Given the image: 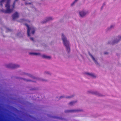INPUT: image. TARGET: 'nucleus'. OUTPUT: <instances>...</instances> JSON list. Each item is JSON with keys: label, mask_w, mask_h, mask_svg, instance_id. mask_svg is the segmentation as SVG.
Listing matches in <instances>:
<instances>
[{"label": "nucleus", "mask_w": 121, "mask_h": 121, "mask_svg": "<svg viewBox=\"0 0 121 121\" xmlns=\"http://www.w3.org/2000/svg\"><path fill=\"white\" fill-rule=\"evenodd\" d=\"M86 74L88 75H89V76L93 78H95V76L92 73H86Z\"/></svg>", "instance_id": "nucleus-10"}, {"label": "nucleus", "mask_w": 121, "mask_h": 121, "mask_svg": "<svg viewBox=\"0 0 121 121\" xmlns=\"http://www.w3.org/2000/svg\"><path fill=\"white\" fill-rule=\"evenodd\" d=\"M24 74H26L27 75L29 76L30 77H31L32 78H34L33 77V76L31 74H29L28 73H25Z\"/></svg>", "instance_id": "nucleus-16"}, {"label": "nucleus", "mask_w": 121, "mask_h": 121, "mask_svg": "<svg viewBox=\"0 0 121 121\" xmlns=\"http://www.w3.org/2000/svg\"><path fill=\"white\" fill-rule=\"evenodd\" d=\"M76 102V101L71 102H70L69 104V105H73Z\"/></svg>", "instance_id": "nucleus-14"}, {"label": "nucleus", "mask_w": 121, "mask_h": 121, "mask_svg": "<svg viewBox=\"0 0 121 121\" xmlns=\"http://www.w3.org/2000/svg\"><path fill=\"white\" fill-rule=\"evenodd\" d=\"M6 67H7L8 68L14 69L18 67H19V66L18 65H16L15 64H10L6 65Z\"/></svg>", "instance_id": "nucleus-4"}, {"label": "nucleus", "mask_w": 121, "mask_h": 121, "mask_svg": "<svg viewBox=\"0 0 121 121\" xmlns=\"http://www.w3.org/2000/svg\"><path fill=\"white\" fill-rule=\"evenodd\" d=\"M103 7V6H102V7Z\"/></svg>", "instance_id": "nucleus-26"}, {"label": "nucleus", "mask_w": 121, "mask_h": 121, "mask_svg": "<svg viewBox=\"0 0 121 121\" xmlns=\"http://www.w3.org/2000/svg\"><path fill=\"white\" fill-rule=\"evenodd\" d=\"M72 97L73 96H72ZM71 97H72V96H68V97H67V98H70Z\"/></svg>", "instance_id": "nucleus-22"}, {"label": "nucleus", "mask_w": 121, "mask_h": 121, "mask_svg": "<svg viewBox=\"0 0 121 121\" xmlns=\"http://www.w3.org/2000/svg\"><path fill=\"white\" fill-rule=\"evenodd\" d=\"M64 97L63 96H61L60 97V98H61L62 97Z\"/></svg>", "instance_id": "nucleus-24"}, {"label": "nucleus", "mask_w": 121, "mask_h": 121, "mask_svg": "<svg viewBox=\"0 0 121 121\" xmlns=\"http://www.w3.org/2000/svg\"><path fill=\"white\" fill-rule=\"evenodd\" d=\"M22 20H23V19H22Z\"/></svg>", "instance_id": "nucleus-27"}, {"label": "nucleus", "mask_w": 121, "mask_h": 121, "mask_svg": "<svg viewBox=\"0 0 121 121\" xmlns=\"http://www.w3.org/2000/svg\"><path fill=\"white\" fill-rule=\"evenodd\" d=\"M13 19V20H14L15 19L18 18L19 17V15L18 13L17 12H16L15 13L13 14L12 16Z\"/></svg>", "instance_id": "nucleus-5"}, {"label": "nucleus", "mask_w": 121, "mask_h": 121, "mask_svg": "<svg viewBox=\"0 0 121 121\" xmlns=\"http://www.w3.org/2000/svg\"><path fill=\"white\" fill-rule=\"evenodd\" d=\"M113 27V26L111 25V26L110 28H112V27Z\"/></svg>", "instance_id": "nucleus-20"}, {"label": "nucleus", "mask_w": 121, "mask_h": 121, "mask_svg": "<svg viewBox=\"0 0 121 121\" xmlns=\"http://www.w3.org/2000/svg\"><path fill=\"white\" fill-rule=\"evenodd\" d=\"M5 0H2L1 1H0V5L1 6H2V3L4 2Z\"/></svg>", "instance_id": "nucleus-15"}, {"label": "nucleus", "mask_w": 121, "mask_h": 121, "mask_svg": "<svg viewBox=\"0 0 121 121\" xmlns=\"http://www.w3.org/2000/svg\"><path fill=\"white\" fill-rule=\"evenodd\" d=\"M117 39L116 40H114L113 42V43H118L119 41L121 39V37L120 36H118L117 37Z\"/></svg>", "instance_id": "nucleus-7"}, {"label": "nucleus", "mask_w": 121, "mask_h": 121, "mask_svg": "<svg viewBox=\"0 0 121 121\" xmlns=\"http://www.w3.org/2000/svg\"><path fill=\"white\" fill-rule=\"evenodd\" d=\"M91 56V58L94 61L95 63L96 64H98V63H97V61L95 60V58L91 54H89Z\"/></svg>", "instance_id": "nucleus-11"}, {"label": "nucleus", "mask_w": 121, "mask_h": 121, "mask_svg": "<svg viewBox=\"0 0 121 121\" xmlns=\"http://www.w3.org/2000/svg\"><path fill=\"white\" fill-rule=\"evenodd\" d=\"M30 39L32 41H34V39L33 38L30 37Z\"/></svg>", "instance_id": "nucleus-19"}, {"label": "nucleus", "mask_w": 121, "mask_h": 121, "mask_svg": "<svg viewBox=\"0 0 121 121\" xmlns=\"http://www.w3.org/2000/svg\"><path fill=\"white\" fill-rule=\"evenodd\" d=\"M29 4H31V3H29Z\"/></svg>", "instance_id": "nucleus-25"}, {"label": "nucleus", "mask_w": 121, "mask_h": 121, "mask_svg": "<svg viewBox=\"0 0 121 121\" xmlns=\"http://www.w3.org/2000/svg\"><path fill=\"white\" fill-rule=\"evenodd\" d=\"M62 38L63 42V43L66 48V51L69 53L70 51L69 46V41L67 40L66 38L64 36L63 34H62Z\"/></svg>", "instance_id": "nucleus-2"}, {"label": "nucleus", "mask_w": 121, "mask_h": 121, "mask_svg": "<svg viewBox=\"0 0 121 121\" xmlns=\"http://www.w3.org/2000/svg\"><path fill=\"white\" fill-rule=\"evenodd\" d=\"M52 18L51 17H48L46 18V21H43L42 22V23H45L47 22L48 21H50V20H52Z\"/></svg>", "instance_id": "nucleus-8"}, {"label": "nucleus", "mask_w": 121, "mask_h": 121, "mask_svg": "<svg viewBox=\"0 0 121 121\" xmlns=\"http://www.w3.org/2000/svg\"><path fill=\"white\" fill-rule=\"evenodd\" d=\"M81 110H66L65 111V112H76L80 111H81Z\"/></svg>", "instance_id": "nucleus-6"}, {"label": "nucleus", "mask_w": 121, "mask_h": 121, "mask_svg": "<svg viewBox=\"0 0 121 121\" xmlns=\"http://www.w3.org/2000/svg\"><path fill=\"white\" fill-rule=\"evenodd\" d=\"M78 0H75V1L73 2L71 4V6H72Z\"/></svg>", "instance_id": "nucleus-17"}, {"label": "nucleus", "mask_w": 121, "mask_h": 121, "mask_svg": "<svg viewBox=\"0 0 121 121\" xmlns=\"http://www.w3.org/2000/svg\"><path fill=\"white\" fill-rule=\"evenodd\" d=\"M42 57L43 58H44L48 59H50L51 58L50 56H46L44 55H42Z\"/></svg>", "instance_id": "nucleus-12"}, {"label": "nucleus", "mask_w": 121, "mask_h": 121, "mask_svg": "<svg viewBox=\"0 0 121 121\" xmlns=\"http://www.w3.org/2000/svg\"><path fill=\"white\" fill-rule=\"evenodd\" d=\"M10 0H7V4H6L5 6L7 9L5 10H2L1 11L3 12L4 13H10L13 11L15 7L16 2L18 0H15V1L13 4V9H10V5L9 4V3Z\"/></svg>", "instance_id": "nucleus-1"}, {"label": "nucleus", "mask_w": 121, "mask_h": 121, "mask_svg": "<svg viewBox=\"0 0 121 121\" xmlns=\"http://www.w3.org/2000/svg\"><path fill=\"white\" fill-rule=\"evenodd\" d=\"M25 25L27 28V34L28 36L29 37L30 36V34L31 30H32L31 33L34 34L35 30V28L33 27L30 28L29 26L26 24H25Z\"/></svg>", "instance_id": "nucleus-3"}, {"label": "nucleus", "mask_w": 121, "mask_h": 121, "mask_svg": "<svg viewBox=\"0 0 121 121\" xmlns=\"http://www.w3.org/2000/svg\"><path fill=\"white\" fill-rule=\"evenodd\" d=\"M29 54L30 55H39L40 54L39 53H30Z\"/></svg>", "instance_id": "nucleus-13"}, {"label": "nucleus", "mask_w": 121, "mask_h": 121, "mask_svg": "<svg viewBox=\"0 0 121 121\" xmlns=\"http://www.w3.org/2000/svg\"><path fill=\"white\" fill-rule=\"evenodd\" d=\"M108 53L107 52H105L104 53V54H108Z\"/></svg>", "instance_id": "nucleus-23"}, {"label": "nucleus", "mask_w": 121, "mask_h": 121, "mask_svg": "<svg viewBox=\"0 0 121 121\" xmlns=\"http://www.w3.org/2000/svg\"><path fill=\"white\" fill-rule=\"evenodd\" d=\"M26 81H31V80H26Z\"/></svg>", "instance_id": "nucleus-21"}, {"label": "nucleus", "mask_w": 121, "mask_h": 121, "mask_svg": "<svg viewBox=\"0 0 121 121\" xmlns=\"http://www.w3.org/2000/svg\"><path fill=\"white\" fill-rule=\"evenodd\" d=\"M86 14V13L83 12L82 11L79 12V14L81 17H83L85 16Z\"/></svg>", "instance_id": "nucleus-9"}, {"label": "nucleus", "mask_w": 121, "mask_h": 121, "mask_svg": "<svg viewBox=\"0 0 121 121\" xmlns=\"http://www.w3.org/2000/svg\"><path fill=\"white\" fill-rule=\"evenodd\" d=\"M94 94H96V95H98L99 96H100L98 94V93H97L96 92H95L94 93Z\"/></svg>", "instance_id": "nucleus-18"}]
</instances>
